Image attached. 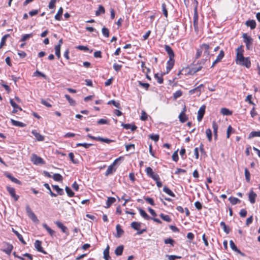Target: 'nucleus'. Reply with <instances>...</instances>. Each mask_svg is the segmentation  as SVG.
Masks as SVG:
<instances>
[{
	"label": "nucleus",
	"mask_w": 260,
	"mask_h": 260,
	"mask_svg": "<svg viewBox=\"0 0 260 260\" xmlns=\"http://www.w3.org/2000/svg\"><path fill=\"white\" fill-rule=\"evenodd\" d=\"M244 50L243 46L241 45L236 49V62L237 64L249 68L251 67V61L249 57H245L243 53Z\"/></svg>",
	"instance_id": "f257e3e1"
},
{
	"label": "nucleus",
	"mask_w": 260,
	"mask_h": 260,
	"mask_svg": "<svg viewBox=\"0 0 260 260\" xmlns=\"http://www.w3.org/2000/svg\"><path fill=\"white\" fill-rule=\"evenodd\" d=\"M243 38L244 42L245 43L246 49L248 50H251L252 49V45L253 44V39L250 36H248L247 34H243Z\"/></svg>",
	"instance_id": "f03ea898"
},
{
	"label": "nucleus",
	"mask_w": 260,
	"mask_h": 260,
	"mask_svg": "<svg viewBox=\"0 0 260 260\" xmlns=\"http://www.w3.org/2000/svg\"><path fill=\"white\" fill-rule=\"evenodd\" d=\"M26 212L29 218H30L32 221L34 222H39V219H38L37 216L32 212L28 205H26Z\"/></svg>",
	"instance_id": "7ed1b4c3"
},
{
	"label": "nucleus",
	"mask_w": 260,
	"mask_h": 260,
	"mask_svg": "<svg viewBox=\"0 0 260 260\" xmlns=\"http://www.w3.org/2000/svg\"><path fill=\"white\" fill-rule=\"evenodd\" d=\"M193 27L195 31L198 33L199 31L198 27V14L197 9L194 10L193 18Z\"/></svg>",
	"instance_id": "20e7f679"
},
{
	"label": "nucleus",
	"mask_w": 260,
	"mask_h": 260,
	"mask_svg": "<svg viewBox=\"0 0 260 260\" xmlns=\"http://www.w3.org/2000/svg\"><path fill=\"white\" fill-rule=\"evenodd\" d=\"M31 161L34 164H44L45 162L44 160L40 157L37 156L36 154H34L31 157Z\"/></svg>",
	"instance_id": "39448f33"
},
{
	"label": "nucleus",
	"mask_w": 260,
	"mask_h": 260,
	"mask_svg": "<svg viewBox=\"0 0 260 260\" xmlns=\"http://www.w3.org/2000/svg\"><path fill=\"white\" fill-rule=\"evenodd\" d=\"M205 109L206 106L205 105H203L200 108L198 112L197 116V119L199 121H201L203 119L204 114L205 113Z\"/></svg>",
	"instance_id": "423d86ee"
},
{
	"label": "nucleus",
	"mask_w": 260,
	"mask_h": 260,
	"mask_svg": "<svg viewBox=\"0 0 260 260\" xmlns=\"http://www.w3.org/2000/svg\"><path fill=\"white\" fill-rule=\"evenodd\" d=\"M55 223L56 224L57 226L61 230V231L63 233L66 234L67 235H69V232L67 227L64 225L62 223H61L59 221H56L55 222Z\"/></svg>",
	"instance_id": "0eeeda50"
},
{
	"label": "nucleus",
	"mask_w": 260,
	"mask_h": 260,
	"mask_svg": "<svg viewBox=\"0 0 260 260\" xmlns=\"http://www.w3.org/2000/svg\"><path fill=\"white\" fill-rule=\"evenodd\" d=\"M7 190L9 192L10 194L12 197L15 201H17L19 198V196L16 195L15 193V190L14 188L10 186H7Z\"/></svg>",
	"instance_id": "6e6552de"
},
{
	"label": "nucleus",
	"mask_w": 260,
	"mask_h": 260,
	"mask_svg": "<svg viewBox=\"0 0 260 260\" xmlns=\"http://www.w3.org/2000/svg\"><path fill=\"white\" fill-rule=\"evenodd\" d=\"M256 197V194L253 191V189H251L248 193V200L250 203L252 204L255 203Z\"/></svg>",
	"instance_id": "1a4fd4ad"
},
{
	"label": "nucleus",
	"mask_w": 260,
	"mask_h": 260,
	"mask_svg": "<svg viewBox=\"0 0 260 260\" xmlns=\"http://www.w3.org/2000/svg\"><path fill=\"white\" fill-rule=\"evenodd\" d=\"M165 51L168 54V55L169 56V58L171 59H174L175 54H174V52L173 49L171 48V47L169 45H166L165 46Z\"/></svg>",
	"instance_id": "9d476101"
},
{
	"label": "nucleus",
	"mask_w": 260,
	"mask_h": 260,
	"mask_svg": "<svg viewBox=\"0 0 260 260\" xmlns=\"http://www.w3.org/2000/svg\"><path fill=\"white\" fill-rule=\"evenodd\" d=\"M186 111V108L184 107L182 111L180 113L179 115V119L180 121L182 123L185 122L188 119L187 117L186 116L185 112Z\"/></svg>",
	"instance_id": "9b49d317"
},
{
	"label": "nucleus",
	"mask_w": 260,
	"mask_h": 260,
	"mask_svg": "<svg viewBox=\"0 0 260 260\" xmlns=\"http://www.w3.org/2000/svg\"><path fill=\"white\" fill-rule=\"evenodd\" d=\"M42 242L40 240H37L35 242V247L37 251L41 252L43 253H46V251H44L42 246Z\"/></svg>",
	"instance_id": "f8f14e48"
},
{
	"label": "nucleus",
	"mask_w": 260,
	"mask_h": 260,
	"mask_svg": "<svg viewBox=\"0 0 260 260\" xmlns=\"http://www.w3.org/2000/svg\"><path fill=\"white\" fill-rule=\"evenodd\" d=\"M224 56V51L221 50H220L219 54L218 55L216 59L213 61L211 68H213L216 63L220 62Z\"/></svg>",
	"instance_id": "ddd939ff"
},
{
	"label": "nucleus",
	"mask_w": 260,
	"mask_h": 260,
	"mask_svg": "<svg viewBox=\"0 0 260 260\" xmlns=\"http://www.w3.org/2000/svg\"><path fill=\"white\" fill-rule=\"evenodd\" d=\"M175 60L174 59H170L167 61V71L166 74H168L173 68L174 65Z\"/></svg>",
	"instance_id": "4468645a"
},
{
	"label": "nucleus",
	"mask_w": 260,
	"mask_h": 260,
	"mask_svg": "<svg viewBox=\"0 0 260 260\" xmlns=\"http://www.w3.org/2000/svg\"><path fill=\"white\" fill-rule=\"evenodd\" d=\"M202 49H203V51H204V55H206L207 56L210 55L209 49L210 46L208 44H203L201 45Z\"/></svg>",
	"instance_id": "2eb2a0df"
},
{
	"label": "nucleus",
	"mask_w": 260,
	"mask_h": 260,
	"mask_svg": "<svg viewBox=\"0 0 260 260\" xmlns=\"http://www.w3.org/2000/svg\"><path fill=\"white\" fill-rule=\"evenodd\" d=\"M5 176L13 182H14L19 185L21 184V182L20 180H18L17 178H15L14 176H13L11 174L6 173H5Z\"/></svg>",
	"instance_id": "dca6fc26"
},
{
	"label": "nucleus",
	"mask_w": 260,
	"mask_h": 260,
	"mask_svg": "<svg viewBox=\"0 0 260 260\" xmlns=\"http://www.w3.org/2000/svg\"><path fill=\"white\" fill-rule=\"evenodd\" d=\"M116 230L117 234L115 237L119 238L124 234V231L121 229L120 225L119 224L116 225Z\"/></svg>",
	"instance_id": "f3484780"
},
{
	"label": "nucleus",
	"mask_w": 260,
	"mask_h": 260,
	"mask_svg": "<svg viewBox=\"0 0 260 260\" xmlns=\"http://www.w3.org/2000/svg\"><path fill=\"white\" fill-rule=\"evenodd\" d=\"M116 170V168L114 166H113L112 164H111L110 166H109L108 168V169L107 170L105 175L106 176H108L109 175L113 174L114 172H115Z\"/></svg>",
	"instance_id": "a211bd4d"
},
{
	"label": "nucleus",
	"mask_w": 260,
	"mask_h": 260,
	"mask_svg": "<svg viewBox=\"0 0 260 260\" xmlns=\"http://www.w3.org/2000/svg\"><path fill=\"white\" fill-rule=\"evenodd\" d=\"M42 225L51 237H53L55 235V232L48 226L46 223H44Z\"/></svg>",
	"instance_id": "6ab92c4d"
},
{
	"label": "nucleus",
	"mask_w": 260,
	"mask_h": 260,
	"mask_svg": "<svg viewBox=\"0 0 260 260\" xmlns=\"http://www.w3.org/2000/svg\"><path fill=\"white\" fill-rule=\"evenodd\" d=\"M245 25L250 27L251 29H253L256 27V22L254 20H248L246 21Z\"/></svg>",
	"instance_id": "aec40b11"
},
{
	"label": "nucleus",
	"mask_w": 260,
	"mask_h": 260,
	"mask_svg": "<svg viewBox=\"0 0 260 260\" xmlns=\"http://www.w3.org/2000/svg\"><path fill=\"white\" fill-rule=\"evenodd\" d=\"M31 133L38 141H42L44 140V137L38 133L36 130L32 131Z\"/></svg>",
	"instance_id": "412c9836"
},
{
	"label": "nucleus",
	"mask_w": 260,
	"mask_h": 260,
	"mask_svg": "<svg viewBox=\"0 0 260 260\" xmlns=\"http://www.w3.org/2000/svg\"><path fill=\"white\" fill-rule=\"evenodd\" d=\"M12 232L17 236V238L22 244L24 245L26 244L25 241L24 240L22 236L17 231L15 230L14 229H12Z\"/></svg>",
	"instance_id": "4be33fe9"
},
{
	"label": "nucleus",
	"mask_w": 260,
	"mask_h": 260,
	"mask_svg": "<svg viewBox=\"0 0 260 260\" xmlns=\"http://www.w3.org/2000/svg\"><path fill=\"white\" fill-rule=\"evenodd\" d=\"M124 247L123 245H120L116 247L115 250V253L117 256H120L122 255Z\"/></svg>",
	"instance_id": "5701e85b"
},
{
	"label": "nucleus",
	"mask_w": 260,
	"mask_h": 260,
	"mask_svg": "<svg viewBox=\"0 0 260 260\" xmlns=\"http://www.w3.org/2000/svg\"><path fill=\"white\" fill-rule=\"evenodd\" d=\"M140 214L145 219L149 220L151 219V217L147 214V213L142 209L139 208L138 209Z\"/></svg>",
	"instance_id": "b1692460"
},
{
	"label": "nucleus",
	"mask_w": 260,
	"mask_h": 260,
	"mask_svg": "<svg viewBox=\"0 0 260 260\" xmlns=\"http://www.w3.org/2000/svg\"><path fill=\"white\" fill-rule=\"evenodd\" d=\"M13 249V246L12 244L7 243V248L5 249H3V251L5 252L7 254H10L12 250Z\"/></svg>",
	"instance_id": "393cba45"
},
{
	"label": "nucleus",
	"mask_w": 260,
	"mask_h": 260,
	"mask_svg": "<svg viewBox=\"0 0 260 260\" xmlns=\"http://www.w3.org/2000/svg\"><path fill=\"white\" fill-rule=\"evenodd\" d=\"M104 258L105 260H111L109 256V246H107L104 251Z\"/></svg>",
	"instance_id": "a878e982"
},
{
	"label": "nucleus",
	"mask_w": 260,
	"mask_h": 260,
	"mask_svg": "<svg viewBox=\"0 0 260 260\" xmlns=\"http://www.w3.org/2000/svg\"><path fill=\"white\" fill-rule=\"evenodd\" d=\"M220 113L223 115H226V116L231 115L232 114V111H230V110H229L228 109L225 108H221L220 110Z\"/></svg>",
	"instance_id": "bb28decb"
},
{
	"label": "nucleus",
	"mask_w": 260,
	"mask_h": 260,
	"mask_svg": "<svg viewBox=\"0 0 260 260\" xmlns=\"http://www.w3.org/2000/svg\"><path fill=\"white\" fill-rule=\"evenodd\" d=\"M11 123L13 125L19 126V127H24L26 124L23 122L15 120L14 119H11Z\"/></svg>",
	"instance_id": "cd10ccee"
},
{
	"label": "nucleus",
	"mask_w": 260,
	"mask_h": 260,
	"mask_svg": "<svg viewBox=\"0 0 260 260\" xmlns=\"http://www.w3.org/2000/svg\"><path fill=\"white\" fill-rule=\"evenodd\" d=\"M63 13V9L62 7H60L57 14L55 16V19L56 20H60Z\"/></svg>",
	"instance_id": "c85d7f7f"
},
{
	"label": "nucleus",
	"mask_w": 260,
	"mask_h": 260,
	"mask_svg": "<svg viewBox=\"0 0 260 260\" xmlns=\"http://www.w3.org/2000/svg\"><path fill=\"white\" fill-rule=\"evenodd\" d=\"M166 73H164L161 74L160 76L158 75V74H155L154 75V78L157 80V82L159 84H162L164 82V79L162 78V76L165 75Z\"/></svg>",
	"instance_id": "c756f323"
},
{
	"label": "nucleus",
	"mask_w": 260,
	"mask_h": 260,
	"mask_svg": "<svg viewBox=\"0 0 260 260\" xmlns=\"http://www.w3.org/2000/svg\"><path fill=\"white\" fill-rule=\"evenodd\" d=\"M116 199L113 197H109L108 198L107 202H106V208H109L111 205L115 202Z\"/></svg>",
	"instance_id": "7c9ffc66"
},
{
	"label": "nucleus",
	"mask_w": 260,
	"mask_h": 260,
	"mask_svg": "<svg viewBox=\"0 0 260 260\" xmlns=\"http://www.w3.org/2000/svg\"><path fill=\"white\" fill-rule=\"evenodd\" d=\"M229 200L232 205H236L241 202V201L235 197H230L229 198Z\"/></svg>",
	"instance_id": "2f4dec72"
},
{
	"label": "nucleus",
	"mask_w": 260,
	"mask_h": 260,
	"mask_svg": "<svg viewBox=\"0 0 260 260\" xmlns=\"http://www.w3.org/2000/svg\"><path fill=\"white\" fill-rule=\"evenodd\" d=\"M220 225L222 228L224 232L226 234H229V233L230 232V229L228 226H226V225L225 224L224 222L221 221L220 223Z\"/></svg>",
	"instance_id": "473e14b6"
},
{
	"label": "nucleus",
	"mask_w": 260,
	"mask_h": 260,
	"mask_svg": "<svg viewBox=\"0 0 260 260\" xmlns=\"http://www.w3.org/2000/svg\"><path fill=\"white\" fill-rule=\"evenodd\" d=\"M52 187L56 191L58 194L61 196L64 194V191L62 188H60L57 185H53Z\"/></svg>",
	"instance_id": "72a5a7b5"
},
{
	"label": "nucleus",
	"mask_w": 260,
	"mask_h": 260,
	"mask_svg": "<svg viewBox=\"0 0 260 260\" xmlns=\"http://www.w3.org/2000/svg\"><path fill=\"white\" fill-rule=\"evenodd\" d=\"M260 137V131H252L251 132L248 138L251 139L253 137Z\"/></svg>",
	"instance_id": "f704fd0d"
},
{
	"label": "nucleus",
	"mask_w": 260,
	"mask_h": 260,
	"mask_svg": "<svg viewBox=\"0 0 260 260\" xmlns=\"http://www.w3.org/2000/svg\"><path fill=\"white\" fill-rule=\"evenodd\" d=\"M105 12V8L102 5H100L98 10L95 12L96 16H99L101 14H104Z\"/></svg>",
	"instance_id": "c9c22d12"
},
{
	"label": "nucleus",
	"mask_w": 260,
	"mask_h": 260,
	"mask_svg": "<svg viewBox=\"0 0 260 260\" xmlns=\"http://www.w3.org/2000/svg\"><path fill=\"white\" fill-rule=\"evenodd\" d=\"M131 225L133 229H134L135 230L138 231L141 225V223L136 221H134L131 223Z\"/></svg>",
	"instance_id": "e433bc0d"
},
{
	"label": "nucleus",
	"mask_w": 260,
	"mask_h": 260,
	"mask_svg": "<svg viewBox=\"0 0 260 260\" xmlns=\"http://www.w3.org/2000/svg\"><path fill=\"white\" fill-rule=\"evenodd\" d=\"M98 141H101L102 142H105V143H106L108 144H109L111 142H114V140H113L109 139L108 138H102L101 137H98Z\"/></svg>",
	"instance_id": "4c0bfd02"
},
{
	"label": "nucleus",
	"mask_w": 260,
	"mask_h": 260,
	"mask_svg": "<svg viewBox=\"0 0 260 260\" xmlns=\"http://www.w3.org/2000/svg\"><path fill=\"white\" fill-rule=\"evenodd\" d=\"M44 187L47 189V190L49 191V193L50 194L51 197H56L57 196V194L53 192L49 185V184L47 183H45L44 184Z\"/></svg>",
	"instance_id": "58836bf2"
},
{
	"label": "nucleus",
	"mask_w": 260,
	"mask_h": 260,
	"mask_svg": "<svg viewBox=\"0 0 260 260\" xmlns=\"http://www.w3.org/2000/svg\"><path fill=\"white\" fill-rule=\"evenodd\" d=\"M52 178L56 181H61L63 179L62 176L58 173L54 174L53 175Z\"/></svg>",
	"instance_id": "ea45409f"
},
{
	"label": "nucleus",
	"mask_w": 260,
	"mask_h": 260,
	"mask_svg": "<svg viewBox=\"0 0 260 260\" xmlns=\"http://www.w3.org/2000/svg\"><path fill=\"white\" fill-rule=\"evenodd\" d=\"M163 191L167 194L170 195L171 197H174L175 194L167 186H164L163 188Z\"/></svg>",
	"instance_id": "a19ab883"
},
{
	"label": "nucleus",
	"mask_w": 260,
	"mask_h": 260,
	"mask_svg": "<svg viewBox=\"0 0 260 260\" xmlns=\"http://www.w3.org/2000/svg\"><path fill=\"white\" fill-rule=\"evenodd\" d=\"M9 37H10V35L7 34V35H4L2 37V38L1 39V43H0V48H2L3 46L5 45L7 38Z\"/></svg>",
	"instance_id": "79ce46f5"
},
{
	"label": "nucleus",
	"mask_w": 260,
	"mask_h": 260,
	"mask_svg": "<svg viewBox=\"0 0 260 260\" xmlns=\"http://www.w3.org/2000/svg\"><path fill=\"white\" fill-rule=\"evenodd\" d=\"M244 174L246 181L249 182L250 180V173L246 168L244 169Z\"/></svg>",
	"instance_id": "37998d69"
},
{
	"label": "nucleus",
	"mask_w": 260,
	"mask_h": 260,
	"mask_svg": "<svg viewBox=\"0 0 260 260\" xmlns=\"http://www.w3.org/2000/svg\"><path fill=\"white\" fill-rule=\"evenodd\" d=\"M159 216L162 219L167 222H170L172 221L171 218L168 215H164L163 213H161L159 215Z\"/></svg>",
	"instance_id": "c03bdc74"
},
{
	"label": "nucleus",
	"mask_w": 260,
	"mask_h": 260,
	"mask_svg": "<svg viewBox=\"0 0 260 260\" xmlns=\"http://www.w3.org/2000/svg\"><path fill=\"white\" fill-rule=\"evenodd\" d=\"M66 99L68 101L69 103L71 106H75L76 102L73 99H72L69 94H66L64 95Z\"/></svg>",
	"instance_id": "a18cd8bd"
},
{
	"label": "nucleus",
	"mask_w": 260,
	"mask_h": 260,
	"mask_svg": "<svg viewBox=\"0 0 260 260\" xmlns=\"http://www.w3.org/2000/svg\"><path fill=\"white\" fill-rule=\"evenodd\" d=\"M66 191L70 197H73L74 196L75 193L72 190V189L68 186H66L65 187Z\"/></svg>",
	"instance_id": "49530a36"
},
{
	"label": "nucleus",
	"mask_w": 260,
	"mask_h": 260,
	"mask_svg": "<svg viewBox=\"0 0 260 260\" xmlns=\"http://www.w3.org/2000/svg\"><path fill=\"white\" fill-rule=\"evenodd\" d=\"M55 54L58 59L60 57V47L59 45H56L55 47Z\"/></svg>",
	"instance_id": "de8ad7c7"
},
{
	"label": "nucleus",
	"mask_w": 260,
	"mask_h": 260,
	"mask_svg": "<svg viewBox=\"0 0 260 260\" xmlns=\"http://www.w3.org/2000/svg\"><path fill=\"white\" fill-rule=\"evenodd\" d=\"M196 92L198 93V95L199 96L201 94V91L199 90V87H196L192 89H191L189 91V94H192Z\"/></svg>",
	"instance_id": "09e8293b"
},
{
	"label": "nucleus",
	"mask_w": 260,
	"mask_h": 260,
	"mask_svg": "<svg viewBox=\"0 0 260 260\" xmlns=\"http://www.w3.org/2000/svg\"><path fill=\"white\" fill-rule=\"evenodd\" d=\"M206 134L209 142L212 141V132L210 128H208L206 131Z\"/></svg>",
	"instance_id": "8fccbe9b"
},
{
	"label": "nucleus",
	"mask_w": 260,
	"mask_h": 260,
	"mask_svg": "<svg viewBox=\"0 0 260 260\" xmlns=\"http://www.w3.org/2000/svg\"><path fill=\"white\" fill-rule=\"evenodd\" d=\"M108 105L112 104L114 106H115V107H117L118 108H119L120 107V103L119 102H116L114 100L109 101L108 102Z\"/></svg>",
	"instance_id": "3c124183"
},
{
	"label": "nucleus",
	"mask_w": 260,
	"mask_h": 260,
	"mask_svg": "<svg viewBox=\"0 0 260 260\" xmlns=\"http://www.w3.org/2000/svg\"><path fill=\"white\" fill-rule=\"evenodd\" d=\"M102 34L105 37H109V29L105 27H104L102 28Z\"/></svg>",
	"instance_id": "603ef678"
},
{
	"label": "nucleus",
	"mask_w": 260,
	"mask_h": 260,
	"mask_svg": "<svg viewBox=\"0 0 260 260\" xmlns=\"http://www.w3.org/2000/svg\"><path fill=\"white\" fill-rule=\"evenodd\" d=\"M182 92L181 91V90H177L173 93V98L175 100H176L178 98L180 97L182 95Z\"/></svg>",
	"instance_id": "864d4df0"
},
{
	"label": "nucleus",
	"mask_w": 260,
	"mask_h": 260,
	"mask_svg": "<svg viewBox=\"0 0 260 260\" xmlns=\"http://www.w3.org/2000/svg\"><path fill=\"white\" fill-rule=\"evenodd\" d=\"M162 11L164 16L167 18L168 17V11L166 8V5L165 3L161 5Z\"/></svg>",
	"instance_id": "5fc2aeb1"
},
{
	"label": "nucleus",
	"mask_w": 260,
	"mask_h": 260,
	"mask_svg": "<svg viewBox=\"0 0 260 260\" xmlns=\"http://www.w3.org/2000/svg\"><path fill=\"white\" fill-rule=\"evenodd\" d=\"M32 36V34H25L22 37L21 39H20V41H21V42L25 41L26 40L29 39Z\"/></svg>",
	"instance_id": "6e6d98bb"
},
{
	"label": "nucleus",
	"mask_w": 260,
	"mask_h": 260,
	"mask_svg": "<svg viewBox=\"0 0 260 260\" xmlns=\"http://www.w3.org/2000/svg\"><path fill=\"white\" fill-rule=\"evenodd\" d=\"M10 103L11 105L13 107L14 109H18L20 110H22L21 108L19 107L18 105L16 104V103L12 100L10 99Z\"/></svg>",
	"instance_id": "4d7b16f0"
},
{
	"label": "nucleus",
	"mask_w": 260,
	"mask_h": 260,
	"mask_svg": "<svg viewBox=\"0 0 260 260\" xmlns=\"http://www.w3.org/2000/svg\"><path fill=\"white\" fill-rule=\"evenodd\" d=\"M230 245L231 249L235 251V252H236L238 250V248L235 244L234 241L232 240L230 241Z\"/></svg>",
	"instance_id": "13d9d810"
},
{
	"label": "nucleus",
	"mask_w": 260,
	"mask_h": 260,
	"mask_svg": "<svg viewBox=\"0 0 260 260\" xmlns=\"http://www.w3.org/2000/svg\"><path fill=\"white\" fill-rule=\"evenodd\" d=\"M91 145H92V144H90V143L88 144V143H79L76 144V147L83 146L85 148H88L89 147V146H90Z\"/></svg>",
	"instance_id": "bf43d9fd"
},
{
	"label": "nucleus",
	"mask_w": 260,
	"mask_h": 260,
	"mask_svg": "<svg viewBox=\"0 0 260 260\" xmlns=\"http://www.w3.org/2000/svg\"><path fill=\"white\" fill-rule=\"evenodd\" d=\"M164 242L166 244H170L172 246H173L174 243V240L172 238H168V239H165Z\"/></svg>",
	"instance_id": "052dcab7"
},
{
	"label": "nucleus",
	"mask_w": 260,
	"mask_h": 260,
	"mask_svg": "<svg viewBox=\"0 0 260 260\" xmlns=\"http://www.w3.org/2000/svg\"><path fill=\"white\" fill-rule=\"evenodd\" d=\"M139 84L144 88L146 90H148L149 87H150V85L147 83H143L141 81H139Z\"/></svg>",
	"instance_id": "680f3d73"
},
{
	"label": "nucleus",
	"mask_w": 260,
	"mask_h": 260,
	"mask_svg": "<svg viewBox=\"0 0 260 260\" xmlns=\"http://www.w3.org/2000/svg\"><path fill=\"white\" fill-rule=\"evenodd\" d=\"M98 124H109V121L106 119H100L99 120L97 121Z\"/></svg>",
	"instance_id": "e2e57ef3"
},
{
	"label": "nucleus",
	"mask_w": 260,
	"mask_h": 260,
	"mask_svg": "<svg viewBox=\"0 0 260 260\" xmlns=\"http://www.w3.org/2000/svg\"><path fill=\"white\" fill-rule=\"evenodd\" d=\"M145 200L152 206H154L155 203L152 198L149 197H146L144 198Z\"/></svg>",
	"instance_id": "0e129e2a"
},
{
	"label": "nucleus",
	"mask_w": 260,
	"mask_h": 260,
	"mask_svg": "<svg viewBox=\"0 0 260 260\" xmlns=\"http://www.w3.org/2000/svg\"><path fill=\"white\" fill-rule=\"evenodd\" d=\"M203 52V49H202L201 46L200 48L197 49V53L196 55V59H198L201 55Z\"/></svg>",
	"instance_id": "69168bd1"
},
{
	"label": "nucleus",
	"mask_w": 260,
	"mask_h": 260,
	"mask_svg": "<svg viewBox=\"0 0 260 260\" xmlns=\"http://www.w3.org/2000/svg\"><path fill=\"white\" fill-rule=\"evenodd\" d=\"M146 172L149 177H150V176H151L154 173L152 168L150 167H148L146 169Z\"/></svg>",
	"instance_id": "338daca9"
},
{
	"label": "nucleus",
	"mask_w": 260,
	"mask_h": 260,
	"mask_svg": "<svg viewBox=\"0 0 260 260\" xmlns=\"http://www.w3.org/2000/svg\"><path fill=\"white\" fill-rule=\"evenodd\" d=\"M172 159L177 162L178 160L179 157L178 155V150L175 151L172 154Z\"/></svg>",
	"instance_id": "774afa93"
}]
</instances>
